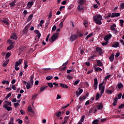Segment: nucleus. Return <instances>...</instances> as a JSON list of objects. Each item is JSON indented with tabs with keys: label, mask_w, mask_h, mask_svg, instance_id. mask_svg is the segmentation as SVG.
<instances>
[{
	"label": "nucleus",
	"mask_w": 124,
	"mask_h": 124,
	"mask_svg": "<svg viewBox=\"0 0 124 124\" xmlns=\"http://www.w3.org/2000/svg\"><path fill=\"white\" fill-rule=\"evenodd\" d=\"M3 108H5L6 110H8V111H11L12 110V108L9 106H12V104H11V102H9L8 101H4Z\"/></svg>",
	"instance_id": "f257e3e1"
},
{
	"label": "nucleus",
	"mask_w": 124,
	"mask_h": 124,
	"mask_svg": "<svg viewBox=\"0 0 124 124\" xmlns=\"http://www.w3.org/2000/svg\"><path fill=\"white\" fill-rule=\"evenodd\" d=\"M9 21V20L7 18H3V19L1 20V22L2 24H3V26H4V27H5V26L7 25V27L6 26V28H8V26H9L10 25Z\"/></svg>",
	"instance_id": "f03ea898"
},
{
	"label": "nucleus",
	"mask_w": 124,
	"mask_h": 124,
	"mask_svg": "<svg viewBox=\"0 0 124 124\" xmlns=\"http://www.w3.org/2000/svg\"><path fill=\"white\" fill-rule=\"evenodd\" d=\"M58 33H55L51 37V39H49V41H50V42L51 41L52 43L55 42L56 39L58 38Z\"/></svg>",
	"instance_id": "7ed1b4c3"
},
{
	"label": "nucleus",
	"mask_w": 124,
	"mask_h": 124,
	"mask_svg": "<svg viewBox=\"0 0 124 124\" xmlns=\"http://www.w3.org/2000/svg\"><path fill=\"white\" fill-rule=\"evenodd\" d=\"M98 85V80H97V78H95L94 79V84H93L94 90L95 91H96V90H97Z\"/></svg>",
	"instance_id": "20e7f679"
},
{
	"label": "nucleus",
	"mask_w": 124,
	"mask_h": 124,
	"mask_svg": "<svg viewBox=\"0 0 124 124\" xmlns=\"http://www.w3.org/2000/svg\"><path fill=\"white\" fill-rule=\"evenodd\" d=\"M29 28H30V26H29V25H27L23 30V33L27 34V33L29 32Z\"/></svg>",
	"instance_id": "39448f33"
},
{
	"label": "nucleus",
	"mask_w": 124,
	"mask_h": 124,
	"mask_svg": "<svg viewBox=\"0 0 124 124\" xmlns=\"http://www.w3.org/2000/svg\"><path fill=\"white\" fill-rule=\"evenodd\" d=\"M77 39V35L76 34H73L70 37V41L71 42H73V41H75V40H76Z\"/></svg>",
	"instance_id": "423d86ee"
},
{
	"label": "nucleus",
	"mask_w": 124,
	"mask_h": 124,
	"mask_svg": "<svg viewBox=\"0 0 124 124\" xmlns=\"http://www.w3.org/2000/svg\"><path fill=\"white\" fill-rule=\"evenodd\" d=\"M116 27H117V26L115 24H112L110 26L111 31H115V33L116 32H118V31H117V28H116Z\"/></svg>",
	"instance_id": "0eeeda50"
},
{
	"label": "nucleus",
	"mask_w": 124,
	"mask_h": 124,
	"mask_svg": "<svg viewBox=\"0 0 124 124\" xmlns=\"http://www.w3.org/2000/svg\"><path fill=\"white\" fill-rule=\"evenodd\" d=\"M93 21H96V20H102V16L100 15H98L97 16H95L93 17Z\"/></svg>",
	"instance_id": "6e6552de"
},
{
	"label": "nucleus",
	"mask_w": 124,
	"mask_h": 124,
	"mask_svg": "<svg viewBox=\"0 0 124 124\" xmlns=\"http://www.w3.org/2000/svg\"><path fill=\"white\" fill-rule=\"evenodd\" d=\"M96 51L98 53L99 56H101L103 54L102 48L99 47H96Z\"/></svg>",
	"instance_id": "1a4fd4ad"
},
{
	"label": "nucleus",
	"mask_w": 124,
	"mask_h": 124,
	"mask_svg": "<svg viewBox=\"0 0 124 124\" xmlns=\"http://www.w3.org/2000/svg\"><path fill=\"white\" fill-rule=\"evenodd\" d=\"M112 37V34H109L105 36L104 40L105 41H108Z\"/></svg>",
	"instance_id": "9d476101"
},
{
	"label": "nucleus",
	"mask_w": 124,
	"mask_h": 124,
	"mask_svg": "<svg viewBox=\"0 0 124 124\" xmlns=\"http://www.w3.org/2000/svg\"><path fill=\"white\" fill-rule=\"evenodd\" d=\"M96 107L98 110H102V109H103V105L102 104V102L100 103V104L97 105Z\"/></svg>",
	"instance_id": "9b49d317"
},
{
	"label": "nucleus",
	"mask_w": 124,
	"mask_h": 124,
	"mask_svg": "<svg viewBox=\"0 0 124 124\" xmlns=\"http://www.w3.org/2000/svg\"><path fill=\"white\" fill-rule=\"evenodd\" d=\"M12 35L10 37L11 39H14V40H17V35L15 33H13L11 34Z\"/></svg>",
	"instance_id": "f8f14e48"
},
{
	"label": "nucleus",
	"mask_w": 124,
	"mask_h": 124,
	"mask_svg": "<svg viewBox=\"0 0 124 124\" xmlns=\"http://www.w3.org/2000/svg\"><path fill=\"white\" fill-rule=\"evenodd\" d=\"M11 45L10 46H8L7 49V50H12L14 48V46L13 45V42H12V41H10Z\"/></svg>",
	"instance_id": "ddd939ff"
},
{
	"label": "nucleus",
	"mask_w": 124,
	"mask_h": 124,
	"mask_svg": "<svg viewBox=\"0 0 124 124\" xmlns=\"http://www.w3.org/2000/svg\"><path fill=\"white\" fill-rule=\"evenodd\" d=\"M120 14L119 13H111V18H114V17H119Z\"/></svg>",
	"instance_id": "4468645a"
},
{
	"label": "nucleus",
	"mask_w": 124,
	"mask_h": 124,
	"mask_svg": "<svg viewBox=\"0 0 124 124\" xmlns=\"http://www.w3.org/2000/svg\"><path fill=\"white\" fill-rule=\"evenodd\" d=\"M99 91H100V94L101 96H102V94L104 93V90H105V86H104L102 88L99 89Z\"/></svg>",
	"instance_id": "2eb2a0df"
},
{
	"label": "nucleus",
	"mask_w": 124,
	"mask_h": 124,
	"mask_svg": "<svg viewBox=\"0 0 124 124\" xmlns=\"http://www.w3.org/2000/svg\"><path fill=\"white\" fill-rule=\"evenodd\" d=\"M16 0H15L14 1L11 2L9 3V5L10 7H14L15 5H16Z\"/></svg>",
	"instance_id": "dca6fc26"
},
{
	"label": "nucleus",
	"mask_w": 124,
	"mask_h": 124,
	"mask_svg": "<svg viewBox=\"0 0 124 124\" xmlns=\"http://www.w3.org/2000/svg\"><path fill=\"white\" fill-rule=\"evenodd\" d=\"M78 2L80 5H83L86 2V0H78Z\"/></svg>",
	"instance_id": "f3484780"
},
{
	"label": "nucleus",
	"mask_w": 124,
	"mask_h": 124,
	"mask_svg": "<svg viewBox=\"0 0 124 124\" xmlns=\"http://www.w3.org/2000/svg\"><path fill=\"white\" fill-rule=\"evenodd\" d=\"M34 32L37 34L38 38V39H39L40 38V36H41V34L40 33V32H39V31H38V30H35L34 31Z\"/></svg>",
	"instance_id": "a211bd4d"
},
{
	"label": "nucleus",
	"mask_w": 124,
	"mask_h": 124,
	"mask_svg": "<svg viewBox=\"0 0 124 124\" xmlns=\"http://www.w3.org/2000/svg\"><path fill=\"white\" fill-rule=\"evenodd\" d=\"M120 46V43H119L118 42H115V43L112 46V47L113 48H118Z\"/></svg>",
	"instance_id": "6ab92c4d"
},
{
	"label": "nucleus",
	"mask_w": 124,
	"mask_h": 124,
	"mask_svg": "<svg viewBox=\"0 0 124 124\" xmlns=\"http://www.w3.org/2000/svg\"><path fill=\"white\" fill-rule=\"evenodd\" d=\"M60 87L61 88H63V89H68V86L63 84V83H60Z\"/></svg>",
	"instance_id": "aec40b11"
},
{
	"label": "nucleus",
	"mask_w": 124,
	"mask_h": 124,
	"mask_svg": "<svg viewBox=\"0 0 124 124\" xmlns=\"http://www.w3.org/2000/svg\"><path fill=\"white\" fill-rule=\"evenodd\" d=\"M100 97H101V94H99V93H97L95 95V100H98Z\"/></svg>",
	"instance_id": "412c9836"
},
{
	"label": "nucleus",
	"mask_w": 124,
	"mask_h": 124,
	"mask_svg": "<svg viewBox=\"0 0 124 124\" xmlns=\"http://www.w3.org/2000/svg\"><path fill=\"white\" fill-rule=\"evenodd\" d=\"M32 17H33V15L31 14L28 17V19H27L28 22H29V21H31V20L32 19Z\"/></svg>",
	"instance_id": "4be33fe9"
},
{
	"label": "nucleus",
	"mask_w": 124,
	"mask_h": 124,
	"mask_svg": "<svg viewBox=\"0 0 124 124\" xmlns=\"http://www.w3.org/2000/svg\"><path fill=\"white\" fill-rule=\"evenodd\" d=\"M83 93V89H80L78 92V91L76 92V94L77 95H80V94H81V93Z\"/></svg>",
	"instance_id": "5701e85b"
},
{
	"label": "nucleus",
	"mask_w": 124,
	"mask_h": 124,
	"mask_svg": "<svg viewBox=\"0 0 124 124\" xmlns=\"http://www.w3.org/2000/svg\"><path fill=\"white\" fill-rule=\"evenodd\" d=\"M9 62V60L7 59L6 61V62H4L3 63V64H2L3 66H4V67H5V66H6V65H7V64H8V62Z\"/></svg>",
	"instance_id": "b1692460"
},
{
	"label": "nucleus",
	"mask_w": 124,
	"mask_h": 124,
	"mask_svg": "<svg viewBox=\"0 0 124 124\" xmlns=\"http://www.w3.org/2000/svg\"><path fill=\"white\" fill-rule=\"evenodd\" d=\"M102 62H100V60H97V65L98 66H102Z\"/></svg>",
	"instance_id": "393cba45"
},
{
	"label": "nucleus",
	"mask_w": 124,
	"mask_h": 124,
	"mask_svg": "<svg viewBox=\"0 0 124 124\" xmlns=\"http://www.w3.org/2000/svg\"><path fill=\"white\" fill-rule=\"evenodd\" d=\"M94 22L97 25H101V24H102V22H101V20H94Z\"/></svg>",
	"instance_id": "a878e982"
},
{
	"label": "nucleus",
	"mask_w": 124,
	"mask_h": 124,
	"mask_svg": "<svg viewBox=\"0 0 124 124\" xmlns=\"http://www.w3.org/2000/svg\"><path fill=\"white\" fill-rule=\"evenodd\" d=\"M93 33H91L88 34V35L86 36V37L85 38V39H86V40H88L89 39V38H90V37H92V36H93Z\"/></svg>",
	"instance_id": "bb28decb"
},
{
	"label": "nucleus",
	"mask_w": 124,
	"mask_h": 124,
	"mask_svg": "<svg viewBox=\"0 0 124 124\" xmlns=\"http://www.w3.org/2000/svg\"><path fill=\"white\" fill-rule=\"evenodd\" d=\"M31 84L30 83V82L28 81L26 85V88L27 90H30V89H31Z\"/></svg>",
	"instance_id": "cd10ccee"
},
{
	"label": "nucleus",
	"mask_w": 124,
	"mask_h": 124,
	"mask_svg": "<svg viewBox=\"0 0 124 124\" xmlns=\"http://www.w3.org/2000/svg\"><path fill=\"white\" fill-rule=\"evenodd\" d=\"M78 9L79 11L83 10V9H84V7H83V6H81V5H78Z\"/></svg>",
	"instance_id": "c85d7f7f"
},
{
	"label": "nucleus",
	"mask_w": 124,
	"mask_h": 124,
	"mask_svg": "<svg viewBox=\"0 0 124 124\" xmlns=\"http://www.w3.org/2000/svg\"><path fill=\"white\" fill-rule=\"evenodd\" d=\"M109 61L111 62L114 61V53H112L109 57Z\"/></svg>",
	"instance_id": "c756f323"
},
{
	"label": "nucleus",
	"mask_w": 124,
	"mask_h": 124,
	"mask_svg": "<svg viewBox=\"0 0 124 124\" xmlns=\"http://www.w3.org/2000/svg\"><path fill=\"white\" fill-rule=\"evenodd\" d=\"M69 119V117H65L64 122L62 123V124H65L67 123V120Z\"/></svg>",
	"instance_id": "7c9ffc66"
},
{
	"label": "nucleus",
	"mask_w": 124,
	"mask_h": 124,
	"mask_svg": "<svg viewBox=\"0 0 124 124\" xmlns=\"http://www.w3.org/2000/svg\"><path fill=\"white\" fill-rule=\"evenodd\" d=\"M28 110L29 111V112H31V113H32V114H33V113H34V111H33V110H32V108H31V107H28Z\"/></svg>",
	"instance_id": "2f4dec72"
},
{
	"label": "nucleus",
	"mask_w": 124,
	"mask_h": 124,
	"mask_svg": "<svg viewBox=\"0 0 124 124\" xmlns=\"http://www.w3.org/2000/svg\"><path fill=\"white\" fill-rule=\"evenodd\" d=\"M28 5L29 6V8H31V6H32L33 5V2H32V1L29 2L28 3Z\"/></svg>",
	"instance_id": "473e14b6"
},
{
	"label": "nucleus",
	"mask_w": 124,
	"mask_h": 124,
	"mask_svg": "<svg viewBox=\"0 0 124 124\" xmlns=\"http://www.w3.org/2000/svg\"><path fill=\"white\" fill-rule=\"evenodd\" d=\"M47 84L49 88H52L54 87V84L51 82H47Z\"/></svg>",
	"instance_id": "72a5a7b5"
},
{
	"label": "nucleus",
	"mask_w": 124,
	"mask_h": 124,
	"mask_svg": "<svg viewBox=\"0 0 124 124\" xmlns=\"http://www.w3.org/2000/svg\"><path fill=\"white\" fill-rule=\"evenodd\" d=\"M117 87L118 89H122L124 87V85H123V83H118Z\"/></svg>",
	"instance_id": "f704fd0d"
},
{
	"label": "nucleus",
	"mask_w": 124,
	"mask_h": 124,
	"mask_svg": "<svg viewBox=\"0 0 124 124\" xmlns=\"http://www.w3.org/2000/svg\"><path fill=\"white\" fill-rule=\"evenodd\" d=\"M80 101H83V100H85L86 99V96H80L79 98Z\"/></svg>",
	"instance_id": "c9c22d12"
},
{
	"label": "nucleus",
	"mask_w": 124,
	"mask_h": 124,
	"mask_svg": "<svg viewBox=\"0 0 124 124\" xmlns=\"http://www.w3.org/2000/svg\"><path fill=\"white\" fill-rule=\"evenodd\" d=\"M10 56H11V53H10V52H7L6 54L5 58H6V59H8V58H9V57H10Z\"/></svg>",
	"instance_id": "e433bc0d"
},
{
	"label": "nucleus",
	"mask_w": 124,
	"mask_h": 124,
	"mask_svg": "<svg viewBox=\"0 0 124 124\" xmlns=\"http://www.w3.org/2000/svg\"><path fill=\"white\" fill-rule=\"evenodd\" d=\"M109 43V41H106L105 42L102 43L101 44L102 46H105V45H107Z\"/></svg>",
	"instance_id": "4c0bfd02"
},
{
	"label": "nucleus",
	"mask_w": 124,
	"mask_h": 124,
	"mask_svg": "<svg viewBox=\"0 0 124 124\" xmlns=\"http://www.w3.org/2000/svg\"><path fill=\"white\" fill-rule=\"evenodd\" d=\"M106 93H108V94H112L113 93V91L112 90H107L106 92Z\"/></svg>",
	"instance_id": "58836bf2"
},
{
	"label": "nucleus",
	"mask_w": 124,
	"mask_h": 124,
	"mask_svg": "<svg viewBox=\"0 0 124 124\" xmlns=\"http://www.w3.org/2000/svg\"><path fill=\"white\" fill-rule=\"evenodd\" d=\"M120 22L121 27H124V20L123 19H120Z\"/></svg>",
	"instance_id": "ea45409f"
},
{
	"label": "nucleus",
	"mask_w": 124,
	"mask_h": 124,
	"mask_svg": "<svg viewBox=\"0 0 124 124\" xmlns=\"http://www.w3.org/2000/svg\"><path fill=\"white\" fill-rule=\"evenodd\" d=\"M59 70H60V71H65V70H66V66L63 68H60Z\"/></svg>",
	"instance_id": "a19ab883"
},
{
	"label": "nucleus",
	"mask_w": 124,
	"mask_h": 124,
	"mask_svg": "<svg viewBox=\"0 0 124 124\" xmlns=\"http://www.w3.org/2000/svg\"><path fill=\"white\" fill-rule=\"evenodd\" d=\"M79 82L80 80L75 81L73 83L74 86H77V85L79 84Z\"/></svg>",
	"instance_id": "79ce46f5"
},
{
	"label": "nucleus",
	"mask_w": 124,
	"mask_h": 124,
	"mask_svg": "<svg viewBox=\"0 0 124 124\" xmlns=\"http://www.w3.org/2000/svg\"><path fill=\"white\" fill-rule=\"evenodd\" d=\"M77 33L78 36H80V37H83V33H81V32L78 31Z\"/></svg>",
	"instance_id": "37998d69"
},
{
	"label": "nucleus",
	"mask_w": 124,
	"mask_h": 124,
	"mask_svg": "<svg viewBox=\"0 0 124 124\" xmlns=\"http://www.w3.org/2000/svg\"><path fill=\"white\" fill-rule=\"evenodd\" d=\"M28 62L25 61L24 62V69H26L28 67Z\"/></svg>",
	"instance_id": "c03bdc74"
},
{
	"label": "nucleus",
	"mask_w": 124,
	"mask_h": 124,
	"mask_svg": "<svg viewBox=\"0 0 124 124\" xmlns=\"http://www.w3.org/2000/svg\"><path fill=\"white\" fill-rule=\"evenodd\" d=\"M102 71V69H101V68L97 67V68H95V71L98 72V71Z\"/></svg>",
	"instance_id": "a18cd8bd"
},
{
	"label": "nucleus",
	"mask_w": 124,
	"mask_h": 124,
	"mask_svg": "<svg viewBox=\"0 0 124 124\" xmlns=\"http://www.w3.org/2000/svg\"><path fill=\"white\" fill-rule=\"evenodd\" d=\"M46 80H48V81H50V80H51V79H53V76H48L46 78Z\"/></svg>",
	"instance_id": "49530a36"
},
{
	"label": "nucleus",
	"mask_w": 124,
	"mask_h": 124,
	"mask_svg": "<svg viewBox=\"0 0 124 124\" xmlns=\"http://www.w3.org/2000/svg\"><path fill=\"white\" fill-rule=\"evenodd\" d=\"M12 94V93H9L5 97V98L7 99V98H9L11 96V95Z\"/></svg>",
	"instance_id": "de8ad7c7"
},
{
	"label": "nucleus",
	"mask_w": 124,
	"mask_h": 124,
	"mask_svg": "<svg viewBox=\"0 0 124 124\" xmlns=\"http://www.w3.org/2000/svg\"><path fill=\"white\" fill-rule=\"evenodd\" d=\"M122 95H123V94L122 93H120L117 95L118 96L117 98H118V99H121L122 98Z\"/></svg>",
	"instance_id": "09e8293b"
},
{
	"label": "nucleus",
	"mask_w": 124,
	"mask_h": 124,
	"mask_svg": "<svg viewBox=\"0 0 124 124\" xmlns=\"http://www.w3.org/2000/svg\"><path fill=\"white\" fill-rule=\"evenodd\" d=\"M53 84L54 86H56L54 88L56 89V88H59V83H57L56 82L53 83Z\"/></svg>",
	"instance_id": "8fccbe9b"
},
{
	"label": "nucleus",
	"mask_w": 124,
	"mask_h": 124,
	"mask_svg": "<svg viewBox=\"0 0 124 124\" xmlns=\"http://www.w3.org/2000/svg\"><path fill=\"white\" fill-rule=\"evenodd\" d=\"M84 120H85V115H83L80 119V122H81V123H83Z\"/></svg>",
	"instance_id": "3c124183"
},
{
	"label": "nucleus",
	"mask_w": 124,
	"mask_h": 124,
	"mask_svg": "<svg viewBox=\"0 0 124 124\" xmlns=\"http://www.w3.org/2000/svg\"><path fill=\"white\" fill-rule=\"evenodd\" d=\"M110 17H111V13H108V16L105 17V19H109Z\"/></svg>",
	"instance_id": "603ef678"
},
{
	"label": "nucleus",
	"mask_w": 124,
	"mask_h": 124,
	"mask_svg": "<svg viewBox=\"0 0 124 124\" xmlns=\"http://www.w3.org/2000/svg\"><path fill=\"white\" fill-rule=\"evenodd\" d=\"M103 84H104V82H103L101 83H100L99 84V89H100L101 88H102V87H103Z\"/></svg>",
	"instance_id": "864d4df0"
},
{
	"label": "nucleus",
	"mask_w": 124,
	"mask_h": 124,
	"mask_svg": "<svg viewBox=\"0 0 124 124\" xmlns=\"http://www.w3.org/2000/svg\"><path fill=\"white\" fill-rule=\"evenodd\" d=\"M57 116L58 118H60L62 116V111H59L57 114Z\"/></svg>",
	"instance_id": "5fc2aeb1"
},
{
	"label": "nucleus",
	"mask_w": 124,
	"mask_h": 124,
	"mask_svg": "<svg viewBox=\"0 0 124 124\" xmlns=\"http://www.w3.org/2000/svg\"><path fill=\"white\" fill-rule=\"evenodd\" d=\"M124 107V104H122L120 106L118 107V109H122Z\"/></svg>",
	"instance_id": "6e6d98bb"
},
{
	"label": "nucleus",
	"mask_w": 124,
	"mask_h": 124,
	"mask_svg": "<svg viewBox=\"0 0 124 124\" xmlns=\"http://www.w3.org/2000/svg\"><path fill=\"white\" fill-rule=\"evenodd\" d=\"M63 26V22L62 21L60 24H59V27L61 29H62V28Z\"/></svg>",
	"instance_id": "4d7b16f0"
},
{
	"label": "nucleus",
	"mask_w": 124,
	"mask_h": 124,
	"mask_svg": "<svg viewBox=\"0 0 124 124\" xmlns=\"http://www.w3.org/2000/svg\"><path fill=\"white\" fill-rule=\"evenodd\" d=\"M120 8L121 9H124V3H122L120 4Z\"/></svg>",
	"instance_id": "13d9d810"
},
{
	"label": "nucleus",
	"mask_w": 124,
	"mask_h": 124,
	"mask_svg": "<svg viewBox=\"0 0 124 124\" xmlns=\"http://www.w3.org/2000/svg\"><path fill=\"white\" fill-rule=\"evenodd\" d=\"M79 109H82V106H79V105L78 106V107H77V108H76L77 111H78V110H79Z\"/></svg>",
	"instance_id": "bf43d9fd"
},
{
	"label": "nucleus",
	"mask_w": 124,
	"mask_h": 124,
	"mask_svg": "<svg viewBox=\"0 0 124 124\" xmlns=\"http://www.w3.org/2000/svg\"><path fill=\"white\" fill-rule=\"evenodd\" d=\"M110 76H111L110 75H108L105 78V80H108V78H110Z\"/></svg>",
	"instance_id": "052dcab7"
},
{
	"label": "nucleus",
	"mask_w": 124,
	"mask_h": 124,
	"mask_svg": "<svg viewBox=\"0 0 124 124\" xmlns=\"http://www.w3.org/2000/svg\"><path fill=\"white\" fill-rule=\"evenodd\" d=\"M57 30V27H56L55 25H54L53 27H52V31H56Z\"/></svg>",
	"instance_id": "680f3d73"
},
{
	"label": "nucleus",
	"mask_w": 124,
	"mask_h": 124,
	"mask_svg": "<svg viewBox=\"0 0 124 124\" xmlns=\"http://www.w3.org/2000/svg\"><path fill=\"white\" fill-rule=\"evenodd\" d=\"M44 23V20H41V21L40 22V26L41 27H42V25H43Z\"/></svg>",
	"instance_id": "e2e57ef3"
},
{
	"label": "nucleus",
	"mask_w": 124,
	"mask_h": 124,
	"mask_svg": "<svg viewBox=\"0 0 124 124\" xmlns=\"http://www.w3.org/2000/svg\"><path fill=\"white\" fill-rule=\"evenodd\" d=\"M51 17H52V12H50L49 13L48 19H50Z\"/></svg>",
	"instance_id": "0e129e2a"
},
{
	"label": "nucleus",
	"mask_w": 124,
	"mask_h": 124,
	"mask_svg": "<svg viewBox=\"0 0 124 124\" xmlns=\"http://www.w3.org/2000/svg\"><path fill=\"white\" fill-rule=\"evenodd\" d=\"M85 64H86V65H87V66H90L91 65V63L89 62H85Z\"/></svg>",
	"instance_id": "69168bd1"
},
{
	"label": "nucleus",
	"mask_w": 124,
	"mask_h": 124,
	"mask_svg": "<svg viewBox=\"0 0 124 124\" xmlns=\"http://www.w3.org/2000/svg\"><path fill=\"white\" fill-rule=\"evenodd\" d=\"M20 105V104L19 103H14V106L15 107H17V106H19Z\"/></svg>",
	"instance_id": "338daca9"
},
{
	"label": "nucleus",
	"mask_w": 124,
	"mask_h": 124,
	"mask_svg": "<svg viewBox=\"0 0 124 124\" xmlns=\"http://www.w3.org/2000/svg\"><path fill=\"white\" fill-rule=\"evenodd\" d=\"M119 56H120V53L119 52H117L116 53L115 55V57L116 58H118L119 57Z\"/></svg>",
	"instance_id": "774afa93"
}]
</instances>
